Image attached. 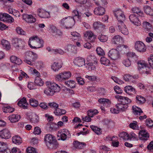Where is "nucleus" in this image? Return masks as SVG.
<instances>
[{
    "label": "nucleus",
    "mask_w": 153,
    "mask_h": 153,
    "mask_svg": "<svg viewBox=\"0 0 153 153\" xmlns=\"http://www.w3.org/2000/svg\"><path fill=\"white\" fill-rule=\"evenodd\" d=\"M1 44L3 47L7 50H9L10 48V46L8 41L4 39L1 41Z\"/></svg>",
    "instance_id": "nucleus-35"
},
{
    "label": "nucleus",
    "mask_w": 153,
    "mask_h": 153,
    "mask_svg": "<svg viewBox=\"0 0 153 153\" xmlns=\"http://www.w3.org/2000/svg\"><path fill=\"white\" fill-rule=\"evenodd\" d=\"M98 38L101 42H106L108 39V37L106 36L103 35L99 36Z\"/></svg>",
    "instance_id": "nucleus-63"
},
{
    "label": "nucleus",
    "mask_w": 153,
    "mask_h": 153,
    "mask_svg": "<svg viewBox=\"0 0 153 153\" xmlns=\"http://www.w3.org/2000/svg\"><path fill=\"white\" fill-rule=\"evenodd\" d=\"M12 142L17 145H19L22 143V140L20 137L15 136L12 137Z\"/></svg>",
    "instance_id": "nucleus-32"
},
{
    "label": "nucleus",
    "mask_w": 153,
    "mask_h": 153,
    "mask_svg": "<svg viewBox=\"0 0 153 153\" xmlns=\"http://www.w3.org/2000/svg\"><path fill=\"white\" fill-rule=\"evenodd\" d=\"M119 137L123 140H128V134L125 132H123L120 133L119 135Z\"/></svg>",
    "instance_id": "nucleus-49"
},
{
    "label": "nucleus",
    "mask_w": 153,
    "mask_h": 153,
    "mask_svg": "<svg viewBox=\"0 0 153 153\" xmlns=\"http://www.w3.org/2000/svg\"><path fill=\"white\" fill-rule=\"evenodd\" d=\"M71 35L72 36L71 39L73 40H79L81 38L80 35L76 31L71 32Z\"/></svg>",
    "instance_id": "nucleus-38"
},
{
    "label": "nucleus",
    "mask_w": 153,
    "mask_h": 153,
    "mask_svg": "<svg viewBox=\"0 0 153 153\" xmlns=\"http://www.w3.org/2000/svg\"><path fill=\"white\" fill-rule=\"evenodd\" d=\"M134 47L136 50L140 52H145L146 49L144 43L140 41H137L135 43Z\"/></svg>",
    "instance_id": "nucleus-10"
},
{
    "label": "nucleus",
    "mask_w": 153,
    "mask_h": 153,
    "mask_svg": "<svg viewBox=\"0 0 153 153\" xmlns=\"http://www.w3.org/2000/svg\"><path fill=\"white\" fill-rule=\"evenodd\" d=\"M142 26L145 32L150 31L152 28L151 24L146 21L143 22L142 23Z\"/></svg>",
    "instance_id": "nucleus-22"
},
{
    "label": "nucleus",
    "mask_w": 153,
    "mask_h": 153,
    "mask_svg": "<svg viewBox=\"0 0 153 153\" xmlns=\"http://www.w3.org/2000/svg\"><path fill=\"white\" fill-rule=\"evenodd\" d=\"M55 78L56 80L60 82H62L65 81L62 72L56 74L55 76Z\"/></svg>",
    "instance_id": "nucleus-50"
},
{
    "label": "nucleus",
    "mask_w": 153,
    "mask_h": 153,
    "mask_svg": "<svg viewBox=\"0 0 153 153\" xmlns=\"http://www.w3.org/2000/svg\"><path fill=\"white\" fill-rule=\"evenodd\" d=\"M75 21L74 17L70 16L64 18L61 20L60 25L63 27L66 28H71L74 24Z\"/></svg>",
    "instance_id": "nucleus-4"
},
{
    "label": "nucleus",
    "mask_w": 153,
    "mask_h": 153,
    "mask_svg": "<svg viewBox=\"0 0 153 153\" xmlns=\"http://www.w3.org/2000/svg\"><path fill=\"white\" fill-rule=\"evenodd\" d=\"M128 48V46L126 45H120L117 46L116 49L119 52H120L125 53Z\"/></svg>",
    "instance_id": "nucleus-37"
},
{
    "label": "nucleus",
    "mask_w": 153,
    "mask_h": 153,
    "mask_svg": "<svg viewBox=\"0 0 153 153\" xmlns=\"http://www.w3.org/2000/svg\"><path fill=\"white\" fill-rule=\"evenodd\" d=\"M3 111L5 113H12L14 111V108L10 106H7L3 108Z\"/></svg>",
    "instance_id": "nucleus-46"
},
{
    "label": "nucleus",
    "mask_w": 153,
    "mask_h": 153,
    "mask_svg": "<svg viewBox=\"0 0 153 153\" xmlns=\"http://www.w3.org/2000/svg\"><path fill=\"white\" fill-rule=\"evenodd\" d=\"M14 22V19L13 18L8 14L7 16L6 19L4 22L11 23Z\"/></svg>",
    "instance_id": "nucleus-62"
},
{
    "label": "nucleus",
    "mask_w": 153,
    "mask_h": 153,
    "mask_svg": "<svg viewBox=\"0 0 153 153\" xmlns=\"http://www.w3.org/2000/svg\"><path fill=\"white\" fill-rule=\"evenodd\" d=\"M98 102L100 103L103 104H106V103H107L108 104H109L111 103L110 101L108 99L104 98H101L99 99Z\"/></svg>",
    "instance_id": "nucleus-59"
},
{
    "label": "nucleus",
    "mask_w": 153,
    "mask_h": 153,
    "mask_svg": "<svg viewBox=\"0 0 153 153\" xmlns=\"http://www.w3.org/2000/svg\"><path fill=\"white\" fill-rule=\"evenodd\" d=\"M54 113L56 115L60 116L66 113V111L65 109H61L58 108L54 111Z\"/></svg>",
    "instance_id": "nucleus-34"
},
{
    "label": "nucleus",
    "mask_w": 153,
    "mask_h": 153,
    "mask_svg": "<svg viewBox=\"0 0 153 153\" xmlns=\"http://www.w3.org/2000/svg\"><path fill=\"white\" fill-rule=\"evenodd\" d=\"M100 62L101 64L105 66H108L110 64L109 60L105 57H101L100 59Z\"/></svg>",
    "instance_id": "nucleus-36"
},
{
    "label": "nucleus",
    "mask_w": 153,
    "mask_h": 153,
    "mask_svg": "<svg viewBox=\"0 0 153 153\" xmlns=\"http://www.w3.org/2000/svg\"><path fill=\"white\" fill-rule=\"evenodd\" d=\"M73 15L74 17H77L78 19H80L81 18V13H79V11L76 10H74L72 12Z\"/></svg>",
    "instance_id": "nucleus-57"
},
{
    "label": "nucleus",
    "mask_w": 153,
    "mask_h": 153,
    "mask_svg": "<svg viewBox=\"0 0 153 153\" xmlns=\"http://www.w3.org/2000/svg\"><path fill=\"white\" fill-rule=\"evenodd\" d=\"M149 137V134L145 130H142L139 133V137L141 140H146L148 139Z\"/></svg>",
    "instance_id": "nucleus-15"
},
{
    "label": "nucleus",
    "mask_w": 153,
    "mask_h": 153,
    "mask_svg": "<svg viewBox=\"0 0 153 153\" xmlns=\"http://www.w3.org/2000/svg\"><path fill=\"white\" fill-rule=\"evenodd\" d=\"M57 136L60 137L61 140L64 141L67 138H70L71 137V134L68 129L64 128L60 129L58 131Z\"/></svg>",
    "instance_id": "nucleus-6"
},
{
    "label": "nucleus",
    "mask_w": 153,
    "mask_h": 153,
    "mask_svg": "<svg viewBox=\"0 0 153 153\" xmlns=\"http://www.w3.org/2000/svg\"><path fill=\"white\" fill-rule=\"evenodd\" d=\"M62 72L64 80L68 79L71 76V74L70 71H64Z\"/></svg>",
    "instance_id": "nucleus-47"
},
{
    "label": "nucleus",
    "mask_w": 153,
    "mask_h": 153,
    "mask_svg": "<svg viewBox=\"0 0 153 153\" xmlns=\"http://www.w3.org/2000/svg\"><path fill=\"white\" fill-rule=\"evenodd\" d=\"M38 55L31 51H27L25 53V57L24 61L31 65H34L35 61L38 59Z\"/></svg>",
    "instance_id": "nucleus-3"
},
{
    "label": "nucleus",
    "mask_w": 153,
    "mask_h": 153,
    "mask_svg": "<svg viewBox=\"0 0 153 153\" xmlns=\"http://www.w3.org/2000/svg\"><path fill=\"white\" fill-rule=\"evenodd\" d=\"M35 83L37 85L41 86L44 84V82L39 77H36L35 81Z\"/></svg>",
    "instance_id": "nucleus-48"
},
{
    "label": "nucleus",
    "mask_w": 153,
    "mask_h": 153,
    "mask_svg": "<svg viewBox=\"0 0 153 153\" xmlns=\"http://www.w3.org/2000/svg\"><path fill=\"white\" fill-rule=\"evenodd\" d=\"M114 15L118 20H125V17L123 12L120 9L115 10L114 12Z\"/></svg>",
    "instance_id": "nucleus-12"
},
{
    "label": "nucleus",
    "mask_w": 153,
    "mask_h": 153,
    "mask_svg": "<svg viewBox=\"0 0 153 153\" xmlns=\"http://www.w3.org/2000/svg\"><path fill=\"white\" fill-rule=\"evenodd\" d=\"M96 51L99 55L103 56L105 54L104 51L100 47H97Z\"/></svg>",
    "instance_id": "nucleus-60"
},
{
    "label": "nucleus",
    "mask_w": 153,
    "mask_h": 153,
    "mask_svg": "<svg viewBox=\"0 0 153 153\" xmlns=\"http://www.w3.org/2000/svg\"><path fill=\"white\" fill-rule=\"evenodd\" d=\"M44 140L46 145L49 148L54 145H56L57 144L55 137L50 134H46L44 137Z\"/></svg>",
    "instance_id": "nucleus-5"
},
{
    "label": "nucleus",
    "mask_w": 153,
    "mask_h": 153,
    "mask_svg": "<svg viewBox=\"0 0 153 153\" xmlns=\"http://www.w3.org/2000/svg\"><path fill=\"white\" fill-rule=\"evenodd\" d=\"M50 30L51 32L55 35H60L62 34L59 30L56 27L53 25L50 26Z\"/></svg>",
    "instance_id": "nucleus-29"
},
{
    "label": "nucleus",
    "mask_w": 153,
    "mask_h": 153,
    "mask_svg": "<svg viewBox=\"0 0 153 153\" xmlns=\"http://www.w3.org/2000/svg\"><path fill=\"white\" fill-rule=\"evenodd\" d=\"M16 31L17 33L19 34L23 35H26V32L20 27H16Z\"/></svg>",
    "instance_id": "nucleus-54"
},
{
    "label": "nucleus",
    "mask_w": 153,
    "mask_h": 153,
    "mask_svg": "<svg viewBox=\"0 0 153 153\" xmlns=\"http://www.w3.org/2000/svg\"><path fill=\"white\" fill-rule=\"evenodd\" d=\"M27 87L30 90L34 89L36 88V85L33 82H30L28 84Z\"/></svg>",
    "instance_id": "nucleus-64"
},
{
    "label": "nucleus",
    "mask_w": 153,
    "mask_h": 153,
    "mask_svg": "<svg viewBox=\"0 0 153 153\" xmlns=\"http://www.w3.org/2000/svg\"><path fill=\"white\" fill-rule=\"evenodd\" d=\"M44 41L37 36H34L30 37L28 42V45L32 49L41 48L44 46Z\"/></svg>",
    "instance_id": "nucleus-2"
},
{
    "label": "nucleus",
    "mask_w": 153,
    "mask_h": 153,
    "mask_svg": "<svg viewBox=\"0 0 153 153\" xmlns=\"http://www.w3.org/2000/svg\"><path fill=\"white\" fill-rule=\"evenodd\" d=\"M128 140H138V136L133 132H131L128 134Z\"/></svg>",
    "instance_id": "nucleus-33"
},
{
    "label": "nucleus",
    "mask_w": 153,
    "mask_h": 153,
    "mask_svg": "<svg viewBox=\"0 0 153 153\" xmlns=\"http://www.w3.org/2000/svg\"><path fill=\"white\" fill-rule=\"evenodd\" d=\"M131 22L134 25L139 26L141 25V22L137 16L134 14H131L129 16Z\"/></svg>",
    "instance_id": "nucleus-11"
},
{
    "label": "nucleus",
    "mask_w": 153,
    "mask_h": 153,
    "mask_svg": "<svg viewBox=\"0 0 153 153\" xmlns=\"http://www.w3.org/2000/svg\"><path fill=\"white\" fill-rule=\"evenodd\" d=\"M124 90L125 92L129 95H133L136 93L135 89L131 86L128 85L125 87Z\"/></svg>",
    "instance_id": "nucleus-17"
},
{
    "label": "nucleus",
    "mask_w": 153,
    "mask_h": 153,
    "mask_svg": "<svg viewBox=\"0 0 153 153\" xmlns=\"http://www.w3.org/2000/svg\"><path fill=\"white\" fill-rule=\"evenodd\" d=\"M105 9L102 7L99 6L96 7L94 11L95 14L98 16H102L105 13Z\"/></svg>",
    "instance_id": "nucleus-18"
},
{
    "label": "nucleus",
    "mask_w": 153,
    "mask_h": 153,
    "mask_svg": "<svg viewBox=\"0 0 153 153\" xmlns=\"http://www.w3.org/2000/svg\"><path fill=\"white\" fill-rule=\"evenodd\" d=\"M122 38L118 35L114 36L112 40V42L114 44H117V43L120 42V41L122 40Z\"/></svg>",
    "instance_id": "nucleus-39"
},
{
    "label": "nucleus",
    "mask_w": 153,
    "mask_h": 153,
    "mask_svg": "<svg viewBox=\"0 0 153 153\" xmlns=\"http://www.w3.org/2000/svg\"><path fill=\"white\" fill-rule=\"evenodd\" d=\"M132 11L134 13H137L140 16H142L143 15V13L139 8L135 7L132 9Z\"/></svg>",
    "instance_id": "nucleus-51"
},
{
    "label": "nucleus",
    "mask_w": 153,
    "mask_h": 153,
    "mask_svg": "<svg viewBox=\"0 0 153 153\" xmlns=\"http://www.w3.org/2000/svg\"><path fill=\"white\" fill-rule=\"evenodd\" d=\"M31 117L30 116L29 117L30 121L34 123H38L39 121L38 116L35 113H31Z\"/></svg>",
    "instance_id": "nucleus-31"
},
{
    "label": "nucleus",
    "mask_w": 153,
    "mask_h": 153,
    "mask_svg": "<svg viewBox=\"0 0 153 153\" xmlns=\"http://www.w3.org/2000/svg\"><path fill=\"white\" fill-rule=\"evenodd\" d=\"M98 113V111L97 110H90L88 111V117H91L96 115Z\"/></svg>",
    "instance_id": "nucleus-53"
},
{
    "label": "nucleus",
    "mask_w": 153,
    "mask_h": 153,
    "mask_svg": "<svg viewBox=\"0 0 153 153\" xmlns=\"http://www.w3.org/2000/svg\"><path fill=\"white\" fill-rule=\"evenodd\" d=\"M30 105L33 107H36L38 105L39 103L37 100L31 98L29 100Z\"/></svg>",
    "instance_id": "nucleus-44"
},
{
    "label": "nucleus",
    "mask_w": 153,
    "mask_h": 153,
    "mask_svg": "<svg viewBox=\"0 0 153 153\" xmlns=\"http://www.w3.org/2000/svg\"><path fill=\"white\" fill-rule=\"evenodd\" d=\"M18 105L22 108L24 109H26L27 108L28 104L26 101V98L23 97L19 101Z\"/></svg>",
    "instance_id": "nucleus-21"
},
{
    "label": "nucleus",
    "mask_w": 153,
    "mask_h": 153,
    "mask_svg": "<svg viewBox=\"0 0 153 153\" xmlns=\"http://www.w3.org/2000/svg\"><path fill=\"white\" fill-rule=\"evenodd\" d=\"M22 41L20 39H19L17 38H16L14 39L13 41V43L14 46L16 47H19L21 46V43H22Z\"/></svg>",
    "instance_id": "nucleus-45"
},
{
    "label": "nucleus",
    "mask_w": 153,
    "mask_h": 153,
    "mask_svg": "<svg viewBox=\"0 0 153 153\" xmlns=\"http://www.w3.org/2000/svg\"><path fill=\"white\" fill-rule=\"evenodd\" d=\"M91 129L97 134L100 135L102 133V131L100 128L97 126L93 125L91 126L90 127Z\"/></svg>",
    "instance_id": "nucleus-42"
},
{
    "label": "nucleus",
    "mask_w": 153,
    "mask_h": 153,
    "mask_svg": "<svg viewBox=\"0 0 153 153\" xmlns=\"http://www.w3.org/2000/svg\"><path fill=\"white\" fill-rule=\"evenodd\" d=\"M84 37L90 40L91 41H93L95 38V36L93 33L91 31H88L84 33Z\"/></svg>",
    "instance_id": "nucleus-23"
},
{
    "label": "nucleus",
    "mask_w": 153,
    "mask_h": 153,
    "mask_svg": "<svg viewBox=\"0 0 153 153\" xmlns=\"http://www.w3.org/2000/svg\"><path fill=\"white\" fill-rule=\"evenodd\" d=\"M65 84L68 87L73 88L75 87V82L73 80H70L65 82Z\"/></svg>",
    "instance_id": "nucleus-40"
},
{
    "label": "nucleus",
    "mask_w": 153,
    "mask_h": 153,
    "mask_svg": "<svg viewBox=\"0 0 153 153\" xmlns=\"http://www.w3.org/2000/svg\"><path fill=\"white\" fill-rule=\"evenodd\" d=\"M46 88L44 93L48 96H52L55 93L59 92L61 90L60 87L56 83L50 81L45 82Z\"/></svg>",
    "instance_id": "nucleus-1"
},
{
    "label": "nucleus",
    "mask_w": 153,
    "mask_h": 153,
    "mask_svg": "<svg viewBox=\"0 0 153 153\" xmlns=\"http://www.w3.org/2000/svg\"><path fill=\"white\" fill-rule=\"evenodd\" d=\"M108 56L112 60H117L120 58V55L119 52L117 49H112L108 53Z\"/></svg>",
    "instance_id": "nucleus-8"
},
{
    "label": "nucleus",
    "mask_w": 153,
    "mask_h": 153,
    "mask_svg": "<svg viewBox=\"0 0 153 153\" xmlns=\"http://www.w3.org/2000/svg\"><path fill=\"white\" fill-rule=\"evenodd\" d=\"M7 144L6 143L0 141V152H3L7 147Z\"/></svg>",
    "instance_id": "nucleus-61"
},
{
    "label": "nucleus",
    "mask_w": 153,
    "mask_h": 153,
    "mask_svg": "<svg viewBox=\"0 0 153 153\" xmlns=\"http://www.w3.org/2000/svg\"><path fill=\"white\" fill-rule=\"evenodd\" d=\"M73 145L75 148L78 149H82L86 145V144L84 143H80L77 141H74L73 143Z\"/></svg>",
    "instance_id": "nucleus-41"
},
{
    "label": "nucleus",
    "mask_w": 153,
    "mask_h": 153,
    "mask_svg": "<svg viewBox=\"0 0 153 153\" xmlns=\"http://www.w3.org/2000/svg\"><path fill=\"white\" fill-rule=\"evenodd\" d=\"M132 110L133 114L135 116L140 115L143 113V111L139 108L136 106H133L132 107Z\"/></svg>",
    "instance_id": "nucleus-30"
},
{
    "label": "nucleus",
    "mask_w": 153,
    "mask_h": 153,
    "mask_svg": "<svg viewBox=\"0 0 153 153\" xmlns=\"http://www.w3.org/2000/svg\"><path fill=\"white\" fill-rule=\"evenodd\" d=\"M129 127L130 128L135 130L139 129V127L137 124L136 121H134L129 124Z\"/></svg>",
    "instance_id": "nucleus-56"
},
{
    "label": "nucleus",
    "mask_w": 153,
    "mask_h": 153,
    "mask_svg": "<svg viewBox=\"0 0 153 153\" xmlns=\"http://www.w3.org/2000/svg\"><path fill=\"white\" fill-rule=\"evenodd\" d=\"M85 60L83 58L77 57L76 58L74 61V63L76 65L81 67L85 65Z\"/></svg>",
    "instance_id": "nucleus-16"
},
{
    "label": "nucleus",
    "mask_w": 153,
    "mask_h": 153,
    "mask_svg": "<svg viewBox=\"0 0 153 153\" xmlns=\"http://www.w3.org/2000/svg\"><path fill=\"white\" fill-rule=\"evenodd\" d=\"M117 139V137L116 136H113L111 138V141H112V145L114 147H117L119 146V142L118 141H115Z\"/></svg>",
    "instance_id": "nucleus-43"
},
{
    "label": "nucleus",
    "mask_w": 153,
    "mask_h": 153,
    "mask_svg": "<svg viewBox=\"0 0 153 153\" xmlns=\"http://www.w3.org/2000/svg\"><path fill=\"white\" fill-rule=\"evenodd\" d=\"M51 69L54 71H58L62 68L61 64L59 62H55L51 65Z\"/></svg>",
    "instance_id": "nucleus-25"
},
{
    "label": "nucleus",
    "mask_w": 153,
    "mask_h": 153,
    "mask_svg": "<svg viewBox=\"0 0 153 153\" xmlns=\"http://www.w3.org/2000/svg\"><path fill=\"white\" fill-rule=\"evenodd\" d=\"M0 137L2 138L8 139L10 137L11 134L9 131L6 129L0 131Z\"/></svg>",
    "instance_id": "nucleus-14"
},
{
    "label": "nucleus",
    "mask_w": 153,
    "mask_h": 153,
    "mask_svg": "<svg viewBox=\"0 0 153 153\" xmlns=\"http://www.w3.org/2000/svg\"><path fill=\"white\" fill-rule=\"evenodd\" d=\"M93 26L95 30H103L105 27V25L102 24L99 21L94 22L93 24Z\"/></svg>",
    "instance_id": "nucleus-19"
},
{
    "label": "nucleus",
    "mask_w": 153,
    "mask_h": 153,
    "mask_svg": "<svg viewBox=\"0 0 153 153\" xmlns=\"http://www.w3.org/2000/svg\"><path fill=\"white\" fill-rule=\"evenodd\" d=\"M144 12L147 14L150 15L152 12V9L149 6L146 5L144 7Z\"/></svg>",
    "instance_id": "nucleus-58"
},
{
    "label": "nucleus",
    "mask_w": 153,
    "mask_h": 153,
    "mask_svg": "<svg viewBox=\"0 0 153 153\" xmlns=\"http://www.w3.org/2000/svg\"><path fill=\"white\" fill-rule=\"evenodd\" d=\"M124 21L120 20H118L117 26L119 30L123 34L125 35H127L128 33V31L126 25L123 22Z\"/></svg>",
    "instance_id": "nucleus-9"
},
{
    "label": "nucleus",
    "mask_w": 153,
    "mask_h": 153,
    "mask_svg": "<svg viewBox=\"0 0 153 153\" xmlns=\"http://www.w3.org/2000/svg\"><path fill=\"white\" fill-rule=\"evenodd\" d=\"M138 69L140 71L142 70L143 73L148 74L149 72V68L147 67L146 63L144 61L140 60L137 62Z\"/></svg>",
    "instance_id": "nucleus-7"
},
{
    "label": "nucleus",
    "mask_w": 153,
    "mask_h": 153,
    "mask_svg": "<svg viewBox=\"0 0 153 153\" xmlns=\"http://www.w3.org/2000/svg\"><path fill=\"white\" fill-rule=\"evenodd\" d=\"M37 12L39 16L41 18H48L50 17V13L42 9H38Z\"/></svg>",
    "instance_id": "nucleus-13"
},
{
    "label": "nucleus",
    "mask_w": 153,
    "mask_h": 153,
    "mask_svg": "<svg viewBox=\"0 0 153 153\" xmlns=\"http://www.w3.org/2000/svg\"><path fill=\"white\" fill-rule=\"evenodd\" d=\"M116 107L120 111H124L126 110L128 108L127 104L118 103L116 105Z\"/></svg>",
    "instance_id": "nucleus-26"
},
{
    "label": "nucleus",
    "mask_w": 153,
    "mask_h": 153,
    "mask_svg": "<svg viewBox=\"0 0 153 153\" xmlns=\"http://www.w3.org/2000/svg\"><path fill=\"white\" fill-rule=\"evenodd\" d=\"M20 118L19 116L16 114H13L8 117L9 120L12 123L17 122L19 120Z\"/></svg>",
    "instance_id": "nucleus-27"
},
{
    "label": "nucleus",
    "mask_w": 153,
    "mask_h": 153,
    "mask_svg": "<svg viewBox=\"0 0 153 153\" xmlns=\"http://www.w3.org/2000/svg\"><path fill=\"white\" fill-rule=\"evenodd\" d=\"M137 102L139 104H142L145 101V99L141 96H137L136 97Z\"/></svg>",
    "instance_id": "nucleus-52"
},
{
    "label": "nucleus",
    "mask_w": 153,
    "mask_h": 153,
    "mask_svg": "<svg viewBox=\"0 0 153 153\" xmlns=\"http://www.w3.org/2000/svg\"><path fill=\"white\" fill-rule=\"evenodd\" d=\"M85 77L86 79L91 82L96 81L97 79V77L95 75L89 76L86 75L85 76Z\"/></svg>",
    "instance_id": "nucleus-55"
},
{
    "label": "nucleus",
    "mask_w": 153,
    "mask_h": 153,
    "mask_svg": "<svg viewBox=\"0 0 153 153\" xmlns=\"http://www.w3.org/2000/svg\"><path fill=\"white\" fill-rule=\"evenodd\" d=\"M10 59L12 63L18 65L21 64L22 62L20 59L15 56H11L10 57Z\"/></svg>",
    "instance_id": "nucleus-28"
},
{
    "label": "nucleus",
    "mask_w": 153,
    "mask_h": 153,
    "mask_svg": "<svg viewBox=\"0 0 153 153\" xmlns=\"http://www.w3.org/2000/svg\"><path fill=\"white\" fill-rule=\"evenodd\" d=\"M23 18L27 22L29 23H34L36 20V19L31 15H25Z\"/></svg>",
    "instance_id": "nucleus-20"
},
{
    "label": "nucleus",
    "mask_w": 153,
    "mask_h": 153,
    "mask_svg": "<svg viewBox=\"0 0 153 153\" xmlns=\"http://www.w3.org/2000/svg\"><path fill=\"white\" fill-rule=\"evenodd\" d=\"M138 77V76L137 75L131 76L129 74H126L124 76V79L126 81L132 82L134 81L135 79Z\"/></svg>",
    "instance_id": "nucleus-24"
}]
</instances>
